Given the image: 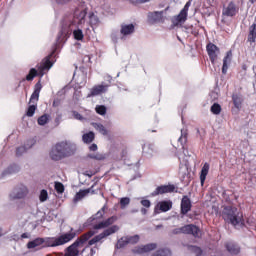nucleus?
Returning a JSON list of instances; mask_svg holds the SVG:
<instances>
[{"mask_svg": "<svg viewBox=\"0 0 256 256\" xmlns=\"http://www.w3.org/2000/svg\"><path fill=\"white\" fill-rule=\"evenodd\" d=\"M85 17H87V12L86 11H80L78 16H77L79 25H83V23H85Z\"/></svg>", "mask_w": 256, "mask_h": 256, "instance_id": "obj_37", "label": "nucleus"}, {"mask_svg": "<svg viewBox=\"0 0 256 256\" xmlns=\"http://www.w3.org/2000/svg\"><path fill=\"white\" fill-rule=\"evenodd\" d=\"M173 235H179L183 233L184 235H193V237H201V229L194 224H187L180 228H175L172 230Z\"/></svg>", "mask_w": 256, "mask_h": 256, "instance_id": "obj_5", "label": "nucleus"}, {"mask_svg": "<svg viewBox=\"0 0 256 256\" xmlns=\"http://www.w3.org/2000/svg\"><path fill=\"white\" fill-rule=\"evenodd\" d=\"M191 207H192V204L189 196H183L181 200V214L187 215V213L191 211Z\"/></svg>", "mask_w": 256, "mask_h": 256, "instance_id": "obj_17", "label": "nucleus"}, {"mask_svg": "<svg viewBox=\"0 0 256 256\" xmlns=\"http://www.w3.org/2000/svg\"><path fill=\"white\" fill-rule=\"evenodd\" d=\"M74 117L78 119V121H82L83 116L79 112H74Z\"/></svg>", "mask_w": 256, "mask_h": 256, "instance_id": "obj_50", "label": "nucleus"}, {"mask_svg": "<svg viewBox=\"0 0 256 256\" xmlns=\"http://www.w3.org/2000/svg\"><path fill=\"white\" fill-rule=\"evenodd\" d=\"M237 13H239V6L233 1L229 2L228 5L222 9V15L224 17H235Z\"/></svg>", "mask_w": 256, "mask_h": 256, "instance_id": "obj_9", "label": "nucleus"}, {"mask_svg": "<svg viewBox=\"0 0 256 256\" xmlns=\"http://www.w3.org/2000/svg\"><path fill=\"white\" fill-rule=\"evenodd\" d=\"M185 6L188 7V9H189V7H191V1H188V2L185 4Z\"/></svg>", "mask_w": 256, "mask_h": 256, "instance_id": "obj_58", "label": "nucleus"}, {"mask_svg": "<svg viewBox=\"0 0 256 256\" xmlns=\"http://www.w3.org/2000/svg\"><path fill=\"white\" fill-rule=\"evenodd\" d=\"M107 209L106 206H103L95 215H93L90 219L91 221H97L99 219H103L105 216V210Z\"/></svg>", "mask_w": 256, "mask_h": 256, "instance_id": "obj_28", "label": "nucleus"}, {"mask_svg": "<svg viewBox=\"0 0 256 256\" xmlns=\"http://www.w3.org/2000/svg\"><path fill=\"white\" fill-rule=\"evenodd\" d=\"M187 17V14L180 11V13L172 19V23L175 27H177V25L185 23V21H187Z\"/></svg>", "mask_w": 256, "mask_h": 256, "instance_id": "obj_24", "label": "nucleus"}, {"mask_svg": "<svg viewBox=\"0 0 256 256\" xmlns=\"http://www.w3.org/2000/svg\"><path fill=\"white\" fill-rule=\"evenodd\" d=\"M132 33H135V25L129 24V35H131Z\"/></svg>", "mask_w": 256, "mask_h": 256, "instance_id": "obj_51", "label": "nucleus"}, {"mask_svg": "<svg viewBox=\"0 0 256 256\" xmlns=\"http://www.w3.org/2000/svg\"><path fill=\"white\" fill-rule=\"evenodd\" d=\"M247 41H248V43H255V41H256V23H253L249 27Z\"/></svg>", "mask_w": 256, "mask_h": 256, "instance_id": "obj_25", "label": "nucleus"}, {"mask_svg": "<svg viewBox=\"0 0 256 256\" xmlns=\"http://www.w3.org/2000/svg\"><path fill=\"white\" fill-rule=\"evenodd\" d=\"M35 143H37V141L34 138L27 140L26 146H20L16 149V157H21L23 153H27V149H31Z\"/></svg>", "mask_w": 256, "mask_h": 256, "instance_id": "obj_15", "label": "nucleus"}, {"mask_svg": "<svg viewBox=\"0 0 256 256\" xmlns=\"http://www.w3.org/2000/svg\"><path fill=\"white\" fill-rule=\"evenodd\" d=\"M82 141H84L85 143H88V144L93 143V141H95V133L88 132L86 134H83Z\"/></svg>", "mask_w": 256, "mask_h": 256, "instance_id": "obj_30", "label": "nucleus"}, {"mask_svg": "<svg viewBox=\"0 0 256 256\" xmlns=\"http://www.w3.org/2000/svg\"><path fill=\"white\" fill-rule=\"evenodd\" d=\"M95 109L98 115H106L107 113V107H105L104 105H97Z\"/></svg>", "mask_w": 256, "mask_h": 256, "instance_id": "obj_39", "label": "nucleus"}, {"mask_svg": "<svg viewBox=\"0 0 256 256\" xmlns=\"http://www.w3.org/2000/svg\"><path fill=\"white\" fill-rule=\"evenodd\" d=\"M37 75H39V73L37 72V69L35 68L30 69L28 75H26V81H33V79H35Z\"/></svg>", "mask_w": 256, "mask_h": 256, "instance_id": "obj_33", "label": "nucleus"}, {"mask_svg": "<svg viewBox=\"0 0 256 256\" xmlns=\"http://www.w3.org/2000/svg\"><path fill=\"white\" fill-rule=\"evenodd\" d=\"M93 126L96 129V131H99V133H101V135H108L107 128H105L103 124L95 123Z\"/></svg>", "mask_w": 256, "mask_h": 256, "instance_id": "obj_32", "label": "nucleus"}, {"mask_svg": "<svg viewBox=\"0 0 256 256\" xmlns=\"http://www.w3.org/2000/svg\"><path fill=\"white\" fill-rule=\"evenodd\" d=\"M109 84H99L95 85L91 90L88 97H97V95H101L102 93H107L109 91Z\"/></svg>", "mask_w": 256, "mask_h": 256, "instance_id": "obj_12", "label": "nucleus"}, {"mask_svg": "<svg viewBox=\"0 0 256 256\" xmlns=\"http://www.w3.org/2000/svg\"><path fill=\"white\" fill-rule=\"evenodd\" d=\"M54 188L57 191V193H64L65 192V186L61 182H55Z\"/></svg>", "mask_w": 256, "mask_h": 256, "instance_id": "obj_40", "label": "nucleus"}, {"mask_svg": "<svg viewBox=\"0 0 256 256\" xmlns=\"http://www.w3.org/2000/svg\"><path fill=\"white\" fill-rule=\"evenodd\" d=\"M250 3H255V0H250Z\"/></svg>", "mask_w": 256, "mask_h": 256, "instance_id": "obj_61", "label": "nucleus"}, {"mask_svg": "<svg viewBox=\"0 0 256 256\" xmlns=\"http://www.w3.org/2000/svg\"><path fill=\"white\" fill-rule=\"evenodd\" d=\"M73 21H63L61 29L57 36V43H63L64 40L67 39V36L71 34L73 31Z\"/></svg>", "mask_w": 256, "mask_h": 256, "instance_id": "obj_6", "label": "nucleus"}, {"mask_svg": "<svg viewBox=\"0 0 256 256\" xmlns=\"http://www.w3.org/2000/svg\"><path fill=\"white\" fill-rule=\"evenodd\" d=\"M155 153V145L153 143L145 142L142 145V155L146 159H151Z\"/></svg>", "mask_w": 256, "mask_h": 256, "instance_id": "obj_13", "label": "nucleus"}, {"mask_svg": "<svg viewBox=\"0 0 256 256\" xmlns=\"http://www.w3.org/2000/svg\"><path fill=\"white\" fill-rule=\"evenodd\" d=\"M140 168H141L140 159H138L135 163H131L129 165L130 181H135V179H141V172H139Z\"/></svg>", "mask_w": 256, "mask_h": 256, "instance_id": "obj_7", "label": "nucleus"}, {"mask_svg": "<svg viewBox=\"0 0 256 256\" xmlns=\"http://www.w3.org/2000/svg\"><path fill=\"white\" fill-rule=\"evenodd\" d=\"M129 243V238H121L120 240H118L116 247L117 249H123V247H125V245H127Z\"/></svg>", "mask_w": 256, "mask_h": 256, "instance_id": "obj_38", "label": "nucleus"}, {"mask_svg": "<svg viewBox=\"0 0 256 256\" xmlns=\"http://www.w3.org/2000/svg\"><path fill=\"white\" fill-rule=\"evenodd\" d=\"M167 193H175V185H160L151 193V197H157L158 195H165Z\"/></svg>", "mask_w": 256, "mask_h": 256, "instance_id": "obj_8", "label": "nucleus"}, {"mask_svg": "<svg viewBox=\"0 0 256 256\" xmlns=\"http://www.w3.org/2000/svg\"><path fill=\"white\" fill-rule=\"evenodd\" d=\"M42 89L43 85L41 84V81H38L34 86V91L29 100V103H32V105H30L26 111L27 117H33L35 115V111H37V101H39V95Z\"/></svg>", "mask_w": 256, "mask_h": 256, "instance_id": "obj_4", "label": "nucleus"}, {"mask_svg": "<svg viewBox=\"0 0 256 256\" xmlns=\"http://www.w3.org/2000/svg\"><path fill=\"white\" fill-rule=\"evenodd\" d=\"M141 213H142V215H147V209L142 208V209H141Z\"/></svg>", "mask_w": 256, "mask_h": 256, "instance_id": "obj_57", "label": "nucleus"}, {"mask_svg": "<svg viewBox=\"0 0 256 256\" xmlns=\"http://www.w3.org/2000/svg\"><path fill=\"white\" fill-rule=\"evenodd\" d=\"M76 237L77 231L71 228L69 232L58 237L36 238L27 243V248L35 249V247H40V245H44V247H61V245H66V243L73 241Z\"/></svg>", "mask_w": 256, "mask_h": 256, "instance_id": "obj_1", "label": "nucleus"}, {"mask_svg": "<svg viewBox=\"0 0 256 256\" xmlns=\"http://www.w3.org/2000/svg\"><path fill=\"white\" fill-rule=\"evenodd\" d=\"M223 219L226 223L232 225L237 229L245 225V219H243V212H241L235 206H226L223 210Z\"/></svg>", "mask_w": 256, "mask_h": 256, "instance_id": "obj_3", "label": "nucleus"}, {"mask_svg": "<svg viewBox=\"0 0 256 256\" xmlns=\"http://www.w3.org/2000/svg\"><path fill=\"white\" fill-rule=\"evenodd\" d=\"M21 238H22V239H29V234L23 233V234L21 235Z\"/></svg>", "mask_w": 256, "mask_h": 256, "instance_id": "obj_56", "label": "nucleus"}, {"mask_svg": "<svg viewBox=\"0 0 256 256\" xmlns=\"http://www.w3.org/2000/svg\"><path fill=\"white\" fill-rule=\"evenodd\" d=\"M120 33L122 35L121 39H123V37H126V35H129V25L122 26Z\"/></svg>", "mask_w": 256, "mask_h": 256, "instance_id": "obj_43", "label": "nucleus"}, {"mask_svg": "<svg viewBox=\"0 0 256 256\" xmlns=\"http://www.w3.org/2000/svg\"><path fill=\"white\" fill-rule=\"evenodd\" d=\"M183 153H184L185 157L189 156V151L184 150Z\"/></svg>", "mask_w": 256, "mask_h": 256, "instance_id": "obj_59", "label": "nucleus"}, {"mask_svg": "<svg viewBox=\"0 0 256 256\" xmlns=\"http://www.w3.org/2000/svg\"><path fill=\"white\" fill-rule=\"evenodd\" d=\"M181 13H184L186 16H188L189 8L184 6V8L180 11Z\"/></svg>", "mask_w": 256, "mask_h": 256, "instance_id": "obj_53", "label": "nucleus"}, {"mask_svg": "<svg viewBox=\"0 0 256 256\" xmlns=\"http://www.w3.org/2000/svg\"><path fill=\"white\" fill-rule=\"evenodd\" d=\"M89 19L91 25H99V17H97V15L94 13L90 14Z\"/></svg>", "mask_w": 256, "mask_h": 256, "instance_id": "obj_42", "label": "nucleus"}, {"mask_svg": "<svg viewBox=\"0 0 256 256\" xmlns=\"http://www.w3.org/2000/svg\"><path fill=\"white\" fill-rule=\"evenodd\" d=\"M178 143L182 145V149H185V143H187V129H181V136L178 139Z\"/></svg>", "mask_w": 256, "mask_h": 256, "instance_id": "obj_27", "label": "nucleus"}, {"mask_svg": "<svg viewBox=\"0 0 256 256\" xmlns=\"http://www.w3.org/2000/svg\"><path fill=\"white\" fill-rule=\"evenodd\" d=\"M232 59H233V52L230 50L226 53L225 57L223 58V65H222L223 75H227V71L229 70V65H231Z\"/></svg>", "mask_w": 256, "mask_h": 256, "instance_id": "obj_16", "label": "nucleus"}, {"mask_svg": "<svg viewBox=\"0 0 256 256\" xmlns=\"http://www.w3.org/2000/svg\"><path fill=\"white\" fill-rule=\"evenodd\" d=\"M53 67V62H51V56L46 57L44 62L41 64L39 71L40 75H43V71H49Z\"/></svg>", "mask_w": 256, "mask_h": 256, "instance_id": "obj_22", "label": "nucleus"}, {"mask_svg": "<svg viewBox=\"0 0 256 256\" xmlns=\"http://www.w3.org/2000/svg\"><path fill=\"white\" fill-rule=\"evenodd\" d=\"M0 237H3V229L0 228Z\"/></svg>", "mask_w": 256, "mask_h": 256, "instance_id": "obj_60", "label": "nucleus"}, {"mask_svg": "<svg viewBox=\"0 0 256 256\" xmlns=\"http://www.w3.org/2000/svg\"><path fill=\"white\" fill-rule=\"evenodd\" d=\"M51 119V116L49 114H44L40 116L37 120L38 125H47L49 123V120Z\"/></svg>", "mask_w": 256, "mask_h": 256, "instance_id": "obj_31", "label": "nucleus"}, {"mask_svg": "<svg viewBox=\"0 0 256 256\" xmlns=\"http://www.w3.org/2000/svg\"><path fill=\"white\" fill-rule=\"evenodd\" d=\"M188 251H190V253H193V255H195V256H202L203 255V250L199 246L189 245L188 246Z\"/></svg>", "mask_w": 256, "mask_h": 256, "instance_id": "obj_29", "label": "nucleus"}, {"mask_svg": "<svg viewBox=\"0 0 256 256\" xmlns=\"http://www.w3.org/2000/svg\"><path fill=\"white\" fill-rule=\"evenodd\" d=\"M49 198V194L47 193V190L43 189L40 192L39 200L41 203H45V201Z\"/></svg>", "mask_w": 256, "mask_h": 256, "instance_id": "obj_41", "label": "nucleus"}, {"mask_svg": "<svg viewBox=\"0 0 256 256\" xmlns=\"http://www.w3.org/2000/svg\"><path fill=\"white\" fill-rule=\"evenodd\" d=\"M139 239H140V237H139V235H134V236H130L129 237V243L131 244V245H135V244H137V243H139Z\"/></svg>", "mask_w": 256, "mask_h": 256, "instance_id": "obj_44", "label": "nucleus"}, {"mask_svg": "<svg viewBox=\"0 0 256 256\" xmlns=\"http://www.w3.org/2000/svg\"><path fill=\"white\" fill-rule=\"evenodd\" d=\"M27 196V188L25 186L20 189H15L12 194H10L11 199H24Z\"/></svg>", "mask_w": 256, "mask_h": 256, "instance_id": "obj_19", "label": "nucleus"}, {"mask_svg": "<svg viewBox=\"0 0 256 256\" xmlns=\"http://www.w3.org/2000/svg\"><path fill=\"white\" fill-rule=\"evenodd\" d=\"M89 193H91L92 195H95V190H93V186L88 189L79 190V192H77L74 197V201H81V199H84V197H87Z\"/></svg>", "mask_w": 256, "mask_h": 256, "instance_id": "obj_20", "label": "nucleus"}, {"mask_svg": "<svg viewBox=\"0 0 256 256\" xmlns=\"http://www.w3.org/2000/svg\"><path fill=\"white\" fill-rule=\"evenodd\" d=\"M225 248L231 255H239L241 249L239 248V245L235 242H227L225 244Z\"/></svg>", "mask_w": 256, "mask_h": 256, "instance_id": "obj_21", "label": "nucleus"}, {"mask_svg": "<svg viewBox=\"0 0 256 256\" xmlns=\"http://www.w3.org/2000/svg\"><path fill=\"white\" fill-rule=\"evenodd\" d=\"M98 147H97V144H92L90 147H89V150L90 151H97Z\"/></svg>", "mask_w": 256, "mask_h": 256, "instance_id": "obj_54", "label": "nucleus"}, {"mask_svg": "<svg viewBox=\"0 0 256 256\" xmlns=\"http://www.w3.org/2000/svg\"><path fill=\"white\" fill-rule=\"evenodd\" d=\"M73 35L76 41H83V37H84L83 30L81 29L74 30Z\"/></svg>", "mask_w": 256, "mask_h": 256, "instance_id": "obj_36", "label": "nucleus"}, {"mask_svg": "<svg viewBox=\"0 0 256 256\" xmlns=\"http://www.w3.org/2000/svg\"><path fill=\"white\" fill-rule=\"evenodd\" d=\"M206 50L212 65H215V61H217L219 55V47L213 43H208Z\"/></svg>", "mask_w": 256, "mask_h": 256, "instance_id": "obj_10", "label": "nucleus"}, {"mask_svg": "<svg viewBox=\"0 0 256 256\" xmlns=\"http://www.w3.org/2000/svg\"><path fill=\"white\" fill-rule=\"evenodd\" d=\"M157 249V243H149L146 245L137 246L132 251L138 255H143V253H150V251H155Z\"/></svg>", "mask_w": 256, "mask_h": 256, "instance_id": "obj_11", "label": "nucleus"}, {"mask_svg": "<svg viewBox=\"0 0 256 256\" xmlns=\"http://www.w3.org/2000/svg\"><path fill=\"white\" fill-rule=\"evenodd\" d=\"M152 133H156V130H152Z\"/></svg>", "mask_w": 256, "mask_h": 256, "instance_id": "obj_62", "label": "nucleus"}, {"mask_svg": "<svg viewBox=\"0 0 256 256\" xmlns=\"http://www.w3.org/2000/svg\"><path fill=\"white\" fill-rule=\"evenodd\" d=\"M75 151H77L75 144L69 141H61L52 146L49 155L52 161H61L67 159V157H73Z\"/></svg>", "mask_w": 256, "mask_h": 256, "instance_id": "obj_2", "label": "nucleus"}, {"mask_svg": "<svg viewBox=\"0 0 256 256\" xmlns=\"http://www.w3.org/2000/svg\"><path fill=\"white\" fill-rule=\"evenodd\" d=\"M157 207L162 213H167V211H171V209H173V201L162 200L158 202Z\"/></svg>", "mask_w": 256, "mask_h": 256, "instance_id": "obj_18", "label": "nucleus"}, {"mask_svg": "<svg viewBox=\"0 0 256 256\" xmlns=\"http://www.w3.org/2000/svg\"><path fill=\"white\" fill-rule=\"evenodd\" d=\"M207 175H209V163H204L201 172H200V183L201 185H205V179H207Z\"/></svg>", "mask_w": 256, "mask_h": 256, "instance_id": "obj_23", "label": "nucleus"}, {"mask_svg": "<svg viewBox=\"0 0 256 256\" xmlns=\"http://www.w3.org/2000/svg\"><path fill=\"white\" fill-rule=\"evenodd\" d=\"M213 115H219L221 113V105L219 103H214L210 108Z\"/></svg>", "mask_w": 256, "mask_h": 256, "instance_id": "obj_34", "label": "nucleus"}, {"mask_svg": "<svg viewBox=\"0 0 256 256\" xmlns=\"http://www.w3.org/2000/svg\"><path fill=\"white\" fill-rule=\"evenodd\" d=\"M70 0H56V3H60V4H63V3H69Z\"/></svg>", "mask_w": 256, "mask_h": 256, "instance_id": "obj_55", "label": "nucleus"}, {"mask_svg": "<svg viewBox=\"0 0 256 256\" xmlns=\"http://www.w3.org/2000/svg\"><path fill=\"white\" fill-rule=\"evenodd\" d=\"M141 205H143V207H146L147 209H149V207H151V201L150 200H141Z\"/></svg>", "mask_w": 256, "mask_h": 256, "instance_id": "obj_48", "label": "nucleus"}, {"mask_svg": "<svg viewBox=\"0 0 256 256\" xmlns=\"http://www.w3.org/2000/svg\"><path fill=\"white\" fill-rule=\"evenodd\" d=\"M152 256H171V250L167 248H163L158 250L154 255Z\"/></svg>", "mask_w": 256, "mask_h": 256, "instance_id": "obj_35", "label": "nucleus"}, {"mask_svg": "<svg viewBox=\"0 0 256 256\" xmlns=\"http://www.w3.org/2000/svg\"><path fill=\"white\" fill-rule=\"evenodd\" d=\"M17 171V165L10 166L4 173H15Z\"/></svg>", "mask_w": 256, "mask_h": 256, "instance_id": "obj_49", "label": "nucleus"}, {"mask_svg": "<svg viewBox=\"0 0 256 256\" xmlns=\"http://www.w3.org/2000/svg\"><path fill=\"white\" fill-rule=\"evenodd\" d=\"M90 159H96L97 161H103L105 159V156L102 154H96V155H89Z\"/></svg>", "mask_w": 256, "mask_h": 256, "instance_id": "obj_46", "label": "nucleus"}, {"mask_svg": "<svg viewBox=\"0 0 256 256\" xmlns=\"http://www.w3.org/2000/svg\"><path fill=\"white\" fill-rule=\"evenodd\" d=\"M59 105H61V100L60 99H55L53 101V107H59Z\"/></svg>", "mask_w": 256, "mask_h": 256, "instance_id": "obj_52", "label": "nucleus"}, {"mask_svg": "<svg viewBox=\"0 0 256 256\" xmlns=\"http://www.w3.org/2000/svg\"><path fill=\"white\" fill-rule=\"evenodd\" d=\"M129 205V198H121L120 200V207L121 209H125Z\"/></svg>", "mask_w": 256, "mask_h": 256, "instance_id": "obj_45", "label": "nucleus"}, {"mask_svg": "<svg viewBox=\"0 0 256 256\" xmlns=\"http://www.w3.org/2000/svg\"><path fill=\"white\" fill-rule=\"evenodd\" d=\"M148 23L155 25V23H161L163 21V11H154L148 13Z\"/></svg>", "mask_w": 256, "mask_h": 256, "instance_id": "obj_14", "label": "nucleus"}, {"mask_svg": "<svg viewBox=\"0 0 256 256\" xmlns=\"http://www.w3.org/2000/svg\"><path fill=\"white\" fill-rule=\"evenodd\" d=\"M149 1L151 0H130V3L137 5V4L149 3Z\"/></svg>", "mask_w": 256, "mask_h": 256, "instance_id": "obj_47", "label": "nucleus"}, {"mask_svg": "<svg viewBox=\"0 0 256 256\" xmlns=\"http://www.w3.org/2000/svg\"><path fill=\"white\" fill-rule=\"evenodd\" d=\"M232 101L236 109H241V105L243 103V98L239 94L232 95Z\"/></svg>", "mask_w": 256, "mask_h": 256, "instance_id": "obj_26", "label": "nucleus"}]
</instances>
